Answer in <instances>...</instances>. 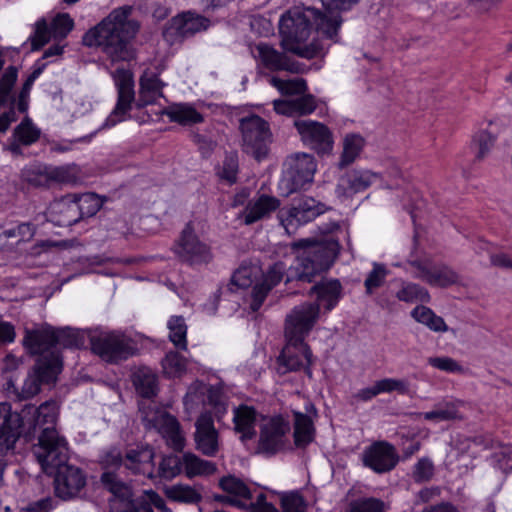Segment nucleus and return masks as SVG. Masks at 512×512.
Instances as JSON below:
<instances>
[{"instance_id": "1", "label": "nucleus", "mask_w": 512, "mask_h": 512, "mask_svg": "<svg viewBox=\"0 0 512 512\" xmlns=\"http://www.w3.org/2000/svg\"><path fill=\"white\" fill-rule=\"evenodd\" d=\"M133 6L113 9L102 21L82 37V44L98 48L112 63L130 62L136 58L133 41L140 31V22L130 18Z\"/></svg>"}, {"instance_id": "2", "label": "nucleus", "mask_w": 512, "mask_h": 512, "mask_svg": "<svg viewBox=\"0 0 512 512\" xmlns=\"http://www.w3.org/2000/svg\"><path fill=\"white\" fill-rule=\"evenodd\" d=\"M33 454L46 474L55 476L56 495L63 499L75 497L86 484V478L78 467L68 465V444L53 426L42 430Z\"/></svg>"}, {"instance_id": "3", "label": "nucleus", "mask_w": 512, "mask_h": 512, "mask_svg": "<svg viewBox=\"0 0 512 512\" xmlns=\"http://www.w3.org/2000/svg\"><path fill=\"white\" fill-rule=\"evenodd\" d=\"M58 405L54 400L42 403L39 407L25 405L21 412H13L11 404L0 403V445L6 450L14 449L17 440L23 436L27 441L38 436L44 429L56 424Z\"/></svg>"}, {"instance_id": "4", "label": "nucleus", "mask_w": 512, "mask_h": 512, "mask_svg": "<svg viewBox=\"0 0 512 512\" xmlns=\"http://www.w3.org/2000/svg\"><path fill=\"white\" fill-rule=\"evenodd\" d=\"M111 76L117 89V102L100 129L111 128L126 120L133 103H135L138 109H142L147 105L154 104L158 98L163 97L162 89L165 84L156 73L144 72L141 75L137 100L135 99L134 76L129 69L117 68L111 73Z\"/></svg>"}, {"instance_id": "5", "label": "nucleus", "mask_w": 512, "mask_h": 512, "mask_svg": "<svg viewBox=\"0 0 512 512\" xmlns=\"http://www.w3.org/2000/svg\"><path fill=\"white\" fill-rule=\"evenodd\" d=\"M342 24L341 16L328 17L320 10L311 7L295 6L280 18L279 33L283 46L290 43H304L315 28L326 38L338 42V31Z\"/></svg>"}, {"instance_id": "6", "label": "nucleus", "mask_w": 512, "mask_h": 512, "mask_svg": "<svg viewBox=\"0 0 512 512\" xmlns=\"http://www.w3.org/2000/svg\"><path fill=\"white\" fill-rule=\"evenodd\" d=\"M292 249L299 250L296 264L290 267L287 281L298 280L312 282L316 275L327 271L340 252V245L333 238L315 241L310 238L300 239L291 244Z\"/></svg>"}, {"instance_id": "7", "label": "nucleus", "mask_w": 512, "mask_h": 512, "mask_svg": "<svg viewBox=\"0 0 512 512\" xmlns=\"http://www.w3.org/2000/svg\"><path fill=\"white\" fill-rule=\"evenodd\" d=\"M279 207L280 200L278 198L266 194L259 195L250 200L245 208V224L264 220L276 210H278L280 224H284L286 221L306 224L324 212L323 204L311 197H300L294 199L289 207L280 209Z\"/></svg>"}, {"instance_id": "8", "label": "nucleus", "mask_w": 512, "mask_h": 512, "mask_svg": "<svg viewBox=\"0 0 512 512\" xmlns=\"http://www.w3.org/2000/svg\"><path fill=\"white\" fill-rule=\"evenodd\" d=\"M139 412L146 430L159 433L175 451H181L184 448L185 439L180 424L174 416L153 403L145 402L139 404Z\"/></svg>"}, {"instance_id": "9", "label": "nucleus", "mask_w": 512, "mask_h": 512, "mask_svg": "<svg viewBox=\"0 0 512 512\" xmlns=\"http://www.w3.org/2000/svg\"><path fill=\"white\" fill-rule=\"evenodd\" d=\"M242 151L261 161L268 156L272 143V132L269 123L262 117L252 114L239 121Z\"/></svg>"}, {"instance_id": "10", "label": "nucleus", "mask_w": 512, "mask_h": 512, "mask_svg": "<svg viewBox=\"0 0 512 512\" xmlns=\"http://www.w3.org/2000/svg\"><path fill=\"white\" fill-rule=\"evenodd\" d=\"M103 200L92 192L84 194H67L49 208L50 214H69V218L49 220L52 224H77L94 215L100 210Z\"/></svg>"}, {"instance_id": "11", "label": "nucleus", "mask_w": 512, "mask_h": 512, "mask_svg": "<svg viewBox=\"0 0 512 512\" xmlns=\"http://www.w3.org/2000/svg\"><path fill=\"white\" fill-rule=\"evenodd\" d=\"M91 349L103 361L119 363L133 356L136 348L133 340L119 331L101 332L90 338Z\"/></svg>"}, {"instance_id": "12", "label": "nucleus", "mask_w": 512, "mask_h": 512, "mask_svg": "<svg viewBox=\"0 0 512 512\" xmlns=\"http://www.w3.org/2000/svg\"><path fill=\"white\" fill-rule=\"evenodd\" d=\"M210 25L211 21L207 17L191 10L183 11L165 23L162 36L170 46L182 44L197 33L206 31Z\"/></svg>"}, {"instance_id": "13", "label": "nucleus", "mask_w": 512, "mask_h": 512, "mask_svg": "<svg viewBox=\"0 0 512 512\" xmlns=\"http://www.w3.org/2000/svg\"><path fill=\"white\" fill-rule=\"evenodd\" d=\"M62 359L56 354L38 357L32 374L25 379L18 396L26 400L39 393L41 384L53 383L62 370Z\"/></svg>"}, {"instance_id": "14", "label": "nucleus", "mask_w": 512, "mask_h": 512, "mask_svg": "<svg viewBox=\"0 0 512 512\" xmlns=\"http://www.w3.org/2000/svg\"><path fill=\"white\" fill-rule=\"evenodd\" d=\"M282 183L289 193L305 188L311 184L317 164L314 157L307 153H297L290 156L286 162Z\"/></svg>"}, {"instance_id": "15", "label": "nucleus", "mask_w": 512, "mask_h": 512, "mask_svg": "<svg viewBox=\"0 0 512 512\" xmlns=\"http://www.w3.org/2000/svg\"><path fill=\"white\" fill-rule=\"evenodd\" d=\"M318 318L319 304L305 302L294 307L285 319V338L298 343L305 341Z\"/></svg>"}, {"instance_id": "16", "label": "nucleus", "mask_w": 512, "mask_h": 512, "mask_svg": "<svg viewBox=\"0 0 512 512\" xmlns=\"http://www.w3.org/2000/svg\"><path fill=\"white\" fill-rule=\"evenodd\" d=\"M294 127L301 141L320 156L331 154L334 146L332 131L323 123L313 120H295Z\"/></svg>"}, {"instance_id": "17", "label": "nucleus", "mask_w": 512, "mask_h": 512, "mask_svg": "<svg viewBox=\"0 0 512 512\" xmlns=\"http://www.w3.org/2000/svg\"><path fill=\"white\" fill-rule=\"evenodd\" d=\"M312 357V351L305 341L298 343L297 341L286 339V345L277 359V370L280 374H286L304 369L308 377L311 378Z\"/></svg>"}, {"instance_id": "18", "label": "nucleus", "mask_w": 512, "mask_h": 512, "mask_svg": "<svg viewBox=\"0 0 512 512\" xmlns=\"http://www.w3.org/2000/svg\"><path fill=\"white\" fill-rule=\"evenodd\" d=\"M289 431V422L281 416L268 419L261 426L257 452L267 456L277 454L284 448Z\"/></svg>"}, {"instance_id": "19", "label": "nucleus", "mask_w": 512, "mask_h": 512, "mask_svg": "<svg viewBox=\"0 0 512 512\" xmlns=\"http://www.w3.org/2000/svg\"><path fill=\"white\" fill-rule=\"evenodd\" d=\"M174 252L184 262L191 265L208 263L211 258L209 247L202 242L192 226H186L174 245Z\"/></svg>"}, {"instance_id": "20", "label": "nucleus", "mask_w": 512, "mask_h": 512, "mask_svg": "<svg viewBox=\"0 0 512 512\" xmlns=\"http://www.w3.org/2000/svg\"><path fill=\"white\" fill-rule=\"evenodd\" d=\"M55 337V328L43 324L31 329L26 328L22 344L32 355L43 357L56 354L62 359L59 351L55 348Z\"/></svg>"}, {"instance_id": "21", "label": "nucleus", "mask_w": 512, "mask_h": 512, "mask_svg": "<svg viewBox=\"0 0 512 512\" xmlns=\"http://www.w3.org/2000/svg\"><path fill=\"white\" fill-rule=\"evenodd\" d=\"M362 461L364 466L382 474L395 468L399 456L395 447L386 441H376L365 448Z\"/></svg>"}, {"instance_id": "22", "label": "nucleus", "mask_w": 512, "mask_h": 512, "mask_svg": "<svg viewBox=\"0 0 512 512\" xmlns=\"http://www.w3.org/2000/svg\"><path fill=\"white\" fill-rule=\"evenodd\" d=\"M195 448L207 457H214L220 449L219 432L210 412L201 413L195 421Z\"/></svg>"}, {"instance_id": "23", "label": "nucleus", "mask_w": 512, "mask_h": 512, "mask_svg": "<svg viewBox=\"0 0 512 512\" xmlns=\"http://www.w3.org/2000/svg\"><path fill=\"white\" fill-rule=\"evenodd\" d=\"M285 270L286 266L283 262L273 264L265 274L263 281L253 287L250 303V309L253 312L260 309L268 293L282 280Z\"/></svg>"}, {"instance_id": "24", "label": "nucleus", "mask_w": 512, "mask_h": 512, "mask_svg": "<svg viewBox=\"0 0 512 512\" xmlns=\"http://www.w3.org/2000/svg\"><path fill=\"white\" fill-rule=\"evenodd\" d=\"M309 294L316 295L314 304H319V307L323 305L330 311L342 296V285L338 279H322L311 287Z\"/></svg>"}, {"instance_id": "25", "label": "nucleus", "mask_w": 512, "mask_h": 512, "mask_svg": "<svg viewBox=\"0 0 512 512\" xmlns=\"http://www.w3.org/2000/svg\"><path fill=\"white\" fill-rule=\"evenodd\" d=\"M257 412L254 407L239 405L233 409L234 431L240 434L241 441L251 440L256 435Z\"/></svg>"}, {"instance_id": "26", "label": "nucleus", "mask_w": 512, "mask_h": 512, "mask_svg": "<svg viewBox=\"0 0 512 512\" xmlns=\"http://www.w3.org/2000/svg\"><path fill=\"white\" fill-rule=\"evenodd\" d=\"M375 173L368 170H352L340 178L337 191L346 196H351L366 190L372 184Z\"/></svg>"}, {"instance_id": "27", "label": "nucleus", "mask_w": 512, "mask_h": 512, "mask_svg": "<svg viewBox=\"0 0 512 512\" xmlns=\"http://www.w3.org/2000/svg\"><path fill=\"white\" fill-rule=\"evenodd\" d=\"M274 110L278 114H299L308 115L315 111L317 107L316 99L311 94L306 92L294 99L290 100H275Z\"/></svg>"}, {"instance_id": "28", "label": "nucleus", "mask_w": 512, "mask_h": 512, "mask_svg": "<svg viewBox=\"0 0 512 512\" xmlns=\"http://www.w3.org/2000/svg\"><path fill=\"white\" fill-rule=\"evenodd\" d=\"M294 444L299 449L306 448L315 439L316 429L312 418L302 412L294 411Z\"/></svg>"}, {"instance_id": "29", "label": "nucleus", "mask_w": 512, "mask_h": 512, "mask_svg": "<svg viewBox=\"0 0 512 512\" xmlns=\"http://www.w3.org/2000/svg\"><path fill=\"white\" fill-rule=\"evenodd\" d=\"M256 50L262 65L266 69L270 71L293 70L290 59L283 52L276 50L271 45L259 43L256 46Z\"/></svg>"}, {"instance_id": "30", "label": "nucleus", "mask_w": 512, "mask_h": 512, "mask_svg": "<svg viewBox=\"0 0 512 512\" xmlns=\"http://www.w3.org/2000/svg\"><path fill=\"white\" fill-rule=\"evenodd\" d=\"M18 80V68L10 65L0 76V112L9 105L18 106V93L15 86Z\"/></svg>"}, {"instance_id": "31", "label": "nucleus", "mask_w": 512, "mask_h": 512, "mask_svg": "<svg viewBox=\"0 0 512 512\" xmlns=\"http://www.w3.org/2000/svg\"><path fill=\"white\" fill-rule=\"evenodd\" d=\"M163 114H165L171 122H176L183 126L193 125L204 121L203 115L192 105L187 103L173 104L167 107Z\"/></svg>"}, {"instance_id": "32", "label": "nucleus", "mask_w": 512, "mask_h": 512, "mask_svg": "<svg viewBox=\"0 0 512 512\" xmlns=\"http://www.w3.org/2000/svg\"><path fill=\"white\" fill-rule=\"evenodd\" d=\"M458 280L457 272L444 264L430 265L428 271L422 276V281L430 286L441 288L456 284Z\"/></svg>"}, {"instance_id": "33", "label": "nucleus", "mask_w": 512, "mask_h": 512, "mask_svg": "<svg viewBox=\"0 0 512 512\" xmlns=\"http://www.w3.org/2000/svg\"><path fill=\"white\" fill-rule=\"evenodd\" d=\"M183 469L188 478H193L195 476L212 475L216 472L217 467L215 463L187 452L183 454Z\"/></svg>"}, {"instance_id": "34", "label": "nucleus", "mask_w": 512, "mask_h": 512, "mask_svg": "<svg viewBox=\"0 0 512 512\" xmlns=\"http://www.w3.org/2000/svg\"><path fill=\"white\" fill-rule=\"evenodd\" d=\"M364 145L365 139L360 134L350 133L345 135L338 167L343 169L351 165L360 155Z\"/></svg>"}, {"instance_id": "35", "label": "nucleus", "mask_w": 512, "mask_h": 512, "mask_svg": "<svg viewBox=\"0 0 512 512\" xmlns=\"http://www.w3.org/2000/svg\"><path fill=\"white\" fill-rule=\"evenodd\" d=\"M133 384L137 393L143 398L150 399L157 394V376L148 368L139 369L134 373Z\"/></svg>"}, {"instance_id": "36", "label": "nucleus", "mask_w": 512, "mask_h": 512, "mask_svg": "<svg viewBox=\"0 0 512 512\" xmlns=\"http://www.w3.org/2000/svg\"><path fill=\"white\" fill-rule=\"evenodd\" d=\"M219 487L231 497L248 502L252 500V491L245 481L235 475L223 476L219 479Z\"/></svg>"}, {"instance_id": "37", "label": "nucleus", "mask_w": 512, "mask_h": 512, "mask_svg": "<svg viewBox=\"0 0 512 512\" xmlns=\"http://www.w3.org/2000/svg\"><path fill=\"white\" fill-rule=\"evenodd\" d=\"M101 482L116 498H119L123 502L132 503L133 493L131 487L120 480L114 472L105 471L101 475Z\"/></svg>"}, {"instance_id": "38", "label": "nucleus", "mask_w": 512, "mask_h": 512, "mask_svg": "<svg viewBox=\"0 0 512 512\" xmlns=\"http://www.w3.org/2000/svg\"><path fill=\"white\" fill-rule=\"evenodd\" d=\"M411 317L415 321L427 326L432 331L446 332L448 330V326L444 319L436 315L433 310L427 306H416L411 311Z\"/></svg>"}, {"instance_id": "39", "label": "nucleus", "mask_w": 512, "mask_h": 512, "mask_svg": "<svg viewBox=\"0 0 512 512\" xmlns=\"http://www.w3.org/2000/svg\"><path fill=\"white\" fill-rule=\"evenodd\" d=\"M396 298L406 303H429L431 300L428 290L413 282H403L401 289L396 293Z\"/></svg>"}, {"instance_id": "40", "label": "nucleus", "mask_w": 512, "mask_h": 512, "mask_svg": "<svg viewBox=\"0 0 512 512\" xmlns=\"http://www.w3.org/2000/svg\"><path fill=\"white\" fill-rule=\"evenodd\" d=\"M497 136L487 130L477 132L472 139L471 149L475 154V161H482L494 147Z\"/></svg>"}, {"instance_id": "41", "label": "nucleus", "mask_w": 512, "mask_h": 512, "mask_svg": "<svg viewBox=\"0 0 512 512\" xmlns=\"http://www.w3.org/2000/svg\"><path fill=\"white\" fill-rule=\"evenodd\" d=\"M166 496L176 502L196 504L201 501L202 495L193 487L184 484H177L165 489Z\"/></svg>"}, {"instance_id": "42", "label": "nucleus", "mask_w": 512, "mask_h": 512, "mask_svg": "<svg viewBox=\"0 0 512 512\" xmlns=\"http://www.w3.org/2000/svg\"><path fill=\"white\" fill-rule=\"evenodd\" d=\"M41 131L37 128L30 117L26 116L14 129L13 136L17 141L24 145L29 146L37 142L40 138Z\"/></svg>"}, {"instance_id": "43", "label": "nucleus", "mask_w": 512, "mask_h": 512, "mask_svg": "<svg viewBox=\"0 0 512 512\" xmlns=\"http://www.w3.org/2000/svg\"><path fill=\"white\" fill-rule=\"evenodd\" d=\"M169 340L175 347L181 350H187V325L182 316H172L168 323Z\"/></svg>"}, {"instance_id": "44", "label": "nucleus", "mask_w": 512, "mask_h": 512, "mask_svg": "<svg viewBox=\"0 0 512 512\" xmlns=\"http://www.w3.org/2000/svg\"><path fill=\"white\" fill-rule=\"evenodd\" d=\"M207 401L212 406L217 421H222L228 409V397L224 393L223 387L221 385L210 386L207 389Z\"/></svg>"}, {"instance_id": "45", "label": "nucleus", "mask_w": 512, "mask_h": 512, "mask_svg": "<svg viewBox=\"0 0 512 512\" xmlns=\"http://www.w3.org/2000/svg\"><path fill=\"white\" fill-rule=\"evenodd\" d=\"M425 420L441 422L461 419L457 404L455 402H444L438 404L434 410L421 414Z\"/></svg>"}, {"instance_id": "46", "label": "nucleus", "mask_w": 512, "mask_h": 512, "mask_svg": "<svg viewBox=\"0 0 512 512\" xmlns=\"http://www.w3.org/2000/svg\"><path fill=\"white\" fill-rule=\"evenodd\" d=\"M55 336V347L59 345L64 348H80L85 343L84 334L70 327L55 328Z\"/></svg>"}, {"instance_id": "47", "label": "nucleus", "mask_w": 512, "mask_h": 512, "mask_svg": "<svg viewBox=\"0 0 512 512\" xmlns=\"http://www.w3.org/2000/svg\"><path fill=\"white\" fill-rule=\"evenodd\" d=\"M48 166L47 165H34L25 168L21 172L23 181L33 187H49L50 180L48 178Z\"/></svg>"}, {"instance_id": "48", "label": "nucleus", "mask_w": 512, "mask_h": 512, "mask_svg": "<svg viewBox=\"0 0 512 512\" xmlns=\"http://www.w3.org/2000/svg\"><path fill=\"white\" fill-rule=\"evenodd\" d=\"M286 50L305 59H314L324 55V47L320 40L314 39L310 44L290 43L284 46Z\"/></svg>"}, {"instance_id": "49", "label": "nucleus", "mask_w": 512, "mask_h": 512, "mask_svg": "<svg viewBox=\"0 0 512 512\" xmlns=\"http://www.w3.org/2000/svg\"><path fill=\"white\" fill-rule=\"evenodd\" d=\"M389 504L375 497L358 498L350 502L346 512H387Z\"/></svg>"}, {"instance_id": "50", "label": "nucleus", "mask_w": 512, "mask_h": 512, "mask_svg": "<svg viewBox=\"0 0 512 512\" xmlns=\"http://www.w3.org/2000/svg\"><path fill=\"white\" fill-rule=\"evenodd\" d=\"M271 83L276 87L283 95H302L308 87L307 83L303 78H295L290 80H283L277 77L271 78Z\"/></svg>"}, {"instance_id": "51", "label": "nucleus", "mask_w": 512, "mask_h": 512, "mask_svg": "<svg viewBox=\"0 0 512 512\" xmlns=\"http://www.w3.org/2000/svg\"><path fill=\"white\" fill-rule=\"evenodd\" d=\"M164 373L169 377L181 376L187 368V360L178 352L171 351L162 360Z\"/></svg>"}, {"instance_id": "52", "label": "nucleus", "mask_w": 512, "mask_h": 512, "mask_svg": "<svg viewBox=\"0 0 512 512\" xmlns=\"http://www.w3.org/2000/svg\"><path fill=\"white\" fill-rule=\"evenodd\" d=\"M238 168V155L230 152L225 155L222 166L218 167L217 175L229 184H234L237 181Z\"/></svg>"}, {"instance_id": "53", "label": "nucleus", "mask_w": 512, "mask_h": 512, "mask_svg": "<svg viewBox=\"0 0 512 512\" xmlns=\"http://www.w3.org/2000/svg\"><path fill=\"white\" fill-rule=\"evenodd\" d=\"M388 275V270L384 264L374 262L373 269L367 275L364 286L367 295L373 294L374 290L380 288Z\"/></svg>"}, {"instance_id": "54", "label": "nucleus", "mask_w": 512, "mask_h": 512, "mask_svg": "<svg viewBox=\"0 0 512 512\" xmlns=\"http://www.w3.org/2000/svg\"><path fill=\"white\" fill-rule=\"evenodd\" d=\"M183 468V456L169 455L162 459L159 474L162 478L172 479L179 475Z\"/></svg>"}, {"instance_id": "55", "label": "nucleus", "mask_w": 512, "mask_h": 512, "mask_svg": "<svg viewBox=\"0 0 512 512\" xmlns=\"http://www.w3.org/2000/svg\"><path fill=\"white\" fill-rule=\"evenodd\" d=\"M280 505L283 512H306L307 503L298 492L284 493Z\"/></svg>"}, {"instance_id": "56", "label": "nucleus", "mask_w": 512, "mask_h": 512, "mask_svg": "<svg viewBox=\"0 0 512 512\" xmlns=\"http://www.w3.org/2000/svg\"><path fill=\"white\" fill-rule=\"evenodd\" d=\"M74 27V21L67 13L58 14L51 23L52 34L56 38H66Z\"/></svg>"}, {"instance_id": "57", "label": "nucleus", "mask_w": 512, "mask_h": 512, "mask_svg": "<svg viewBox=\"0 0 512 512\" xmlns=\"http://www.w3.org/2000/svg\"><path fill=\"white\" fill-rule=\"evenodd\" d=\"M253 282V268L243 266L237 269L231 277L228 289L234 292V288H248Z\"/></svg>"}, {"instance_id": "58", "label": "nucleus", "mask_w": 512, "mask_h": 512, "mask_svg": "<svg viewBox=\"0 0 512 512\" xmlns=\"http://www.w3.org/2000/svg\"><path fill=\"white\" fill-rule=\"evenodd\" d=\"M52 34L51 27L49 28L45 19H40L35 24L34 35L30 38L32 50L41 49L50 39Z\"/></svg>"}, {"instance_id": "59", "label": "nucleus", "mask_w": 512, "mask_h": 512, "mask_svg": "<svg viewBox=\"0 0 512 512\" xmlns=\"http://www.w3.org/2000/svg\"><path fill=\"white\" fill-rule=\"evenodd\" d=\"M376 382L380 393L396 391L400 394H408L409 392V382L404 379L385 378Z\"/></svg>"}, {"instance_id": "60", "label": "nucleus", "mask_w": 512, "mask_h": 512, "mask_svg": "<svg viewBox=\"0 0 512 512\" xmlns=\"http://www.w3.org/2000/svg\"><path fill=\"white\" fill-rule=\"evenodd\" d=\"M412 475L417 483L429 481L434 475V465L432 461L427 457L419 459L414 466Z\"/></svg>"}, {"instance_id": "61", "label": "nucleus", "mask_w": 512, "mask_h": 512, "mask_svg": "<svg viewBox=\"0 0 512 512\" xmlns=\"http://www.w3.org/2000/svg\"><path fill=\"white\" fill-rule=\"evenodd\" d=\"M153 458V453L151 451H137L130 450L126 454V467L132 469L135 473L140 471V465L143 463H147Z\"/></svg>"}, {"instance_id": "62", "label": "nucleus", "mask_w": 512, "mask_h": 512, "mask_svg": "<svg viewBox=\"0 0 512 512\" xmlns=\"http://www.w3.org/2000/svg\"><path fill=\"white\" fill-rule=\"evenodd\" d=\"M242 509L248 512H280L272 503L267 501L264 493H259L255 501L245 502V507H242Z\"/></svg>"}, {"instance_id": "63", "label": "nucleus", "mask_w": 512, "mask_h": 512, "mask_svg": "<svg viewBox=\"0 0 512 512\" xmlns=\"http://www.w3.org/2000/svg\"><path fill=\"white\" fill-rule=\"evenodd\" d=\"M428 363L439 370L446 372H462V366L450 357H430Z\"/></svg>"}, {"instance_id": "64", "label": "nucleus", "mask_w": 512, "mask_h": 512, "mask_svg": "<svg viewBox=\"0 0 512 512\" xmlns=\"http://www.w3.org/2000/svg\"><path fill=\"white\" fill-rule=\"evenodd\" d=\"M50 184L53 182L57 183H72L75 180V176L72 174L68 167H51L48 166Z\"/></svg>"}]
</instances>
